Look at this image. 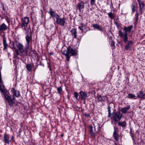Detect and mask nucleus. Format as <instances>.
Here are the masks:
<instances>
[{
  "mask_svg": "<svg viewBox=\"0 0 145 145\" xmlns=\"http://www.w3.org/2000/svg\"><path fill=\"white\" fill-rule=\"evenodd\" d=\"M11 92L12 93V99L11 97L7 94L6 93H4V94L3 97L5 99V101H7L9 105L11 107L13 106L15 104V102L14 101L16 99L15 97H19L20 95V92L19 91L16 90L14 88H12Z\"/></svg>",
  "mask_w": 145,
  "mask_h": 145,
  "instance_id": "f257e3e1",
  "label": "nucleus"
},
{
  "mask_svg": "<svg viewBox=\"0 0 145 145\" xmlns=\"http://www.w3.org/2000/svg\"><path fill=\"white\" fill-rule=\"evenodd\" d=\"M62 53L65 56L67 61L69 62L70 58V56H76L77 54V50L75 48H73L69 46L67 49V51L62 49Z\"/></svg>",
  "mask_w": 145,
  "mask_h": 145,
  "instance_id": "f03ea898",
  "label": "nucleus"
},
{
  "mask_svg": "<svg viewBox=\"0 0 145 145\" xmlns=\"http://www.w3.org/2000/svg\"><path fill=\"white\" fill-rule=\"evenodd\" d=\"M29 22V18L28 17L22 18L21 20V27L23 30L27 31V32L29 29V28L27 27Z\"/></svg>",
  "mask_w": 145,
  "mask_h": 145,
  "instance_id": "7ed1b4c3",
  "label": "nucleus"
},
{
  "mask_svg": "<svg viewBox=\"0 0 145 145\" xmlns=\"http://www.w3.org/2000/svg\"><path fill=\"white\" fill-rule=\"evenodd\" d=\"M66 20V18L63 17V18H60L59 16L56 19V22L57 24L60 25L61 26H63L65 25Z\"/></svg>",
  "mask_w": 145,
  "mask_h": 145,
  "instance_id": "20e7f679",
  "label": "nucleus"
},
{
  "mask_svg": "<svg viewBox=\"0 0 145 145\" xmlns=\"http://www.w3.org/2000/svg\"><path fill=\"white\" fill-rule=\"evenodd\" d=\"M119 35L123 39L125 42H126L128 40V37L127 34L125 33L123 34L121 31H119Z\"/></svg>",
  "mask_w": 145,
  "mask_h": 145,
  "instance_id": "39448f33",
  "label": "nucleus"
},
{
  "mask_svg": "<svg viewBox=\"0 0 145 145\" xmlns=\"http://www.w3.org/2000/svg\"><path fill=\"white\" fill-rule=\"evenodd\" d=\"M29 55H30L33 58L37 59L38 58V55L35 50L31 51L29 53Z\"/></svg>",
  "mask_w": 145,
  "mask_h": 145,
  "instance_id": "423d86ee",
  "label": "nucleus"
},
{
  "mask_svg": "<svg viewBox=\"0 0 145 145\" xmlns=\"http://www.w3.org/2000/svg\"><path fill=\"white\" fill-rule=\"evenodd\" d=\"M26 31V35L25 37V39L27 42V44L29 45L30 42L32 40V38L31 36L29 35V31H28V32L27 31Z\"/></svg>",
  "mask_w": 145,
  "mask_h": 145,
  "instance_id": "0eeeda50",
  "label": "nucleus"
},
{
  "mask_svg": "<svg viewBox=\"0 0 145 145\" xmlns=\"http://www.w3.org/2000/svg\"><path fill=\"white\" fill-rule=\"evenodd\" d=\"M50 16L53 18H56V19L59 16L51 8H50V10L48 12Z\"/></svg>",
  "mask_w": 145,
  "mask_h": 145,
  "instance_id": "6e6552de",
  "label": "nucleus"
},
{
  "mask_svg": "<svg viewBox=\"0 0 145 145\" xmlns=\"http://www.w3.org/2000/svg\"><path fill=\"white\" fill-rule=\"evenodd\" d=\"M9 135H7L6 133L4 134L3 136V141L5 144H9Z\"/></svg>",
  "mask_w": 145,
  "mask_h": 145,
  "instance_id": "1a4fd4ad",
  "label": "nucleus"
},
{
  "mask_svg": "<svg viewBox=\"0 0 145 145\" xmlns=\"http://www.w3.org/2000/svg\"><path fill=\"white\" fill-rule=\"evenodd\" d=\"M137 1L139 5L140 12L141 14H142V13L143 6H144V3L142 1L140 0H137Z\"/></svg>",
  "mask_w": 145,
  "mask_h": 145,
  "instance_id": "9d476101",
  "label": "nucleus"
},
{
  "mask_svg": "<svg viewBox=\"0 0 145 145\" xmlns=\"http://www.w3.org/2000/svg\"><path fill=\"white\" fill-rule=\"evenodd\" d=\"M77 7H78L79 10L80 11H81V10L84 8V2L81 1L79 2L77 5Z\"/></svg>",
  "mask_w": 145,
  "mask_h": 145,
  "instance_id": "9b49d317",
  "label": "nucleus"
},
{
  "mask_svg": "<svg viewBox=\"0 0 145 145\" xmlns=\"http://www.w3.org/2000/svg\"><path fill=\"white\" fill-rule=\"evenodd\" d=\"M137 97L140 98L144 99L145 98V92L139 91L137 93Z\"/></svg>",
  "mask_w": 145,
  "mask_h": 145,
  "instance_id": "f8f14e48",
  "label": "nucleus"
},
{
  "mask_svg": "<svg viewBox=\"0 0 145 145\" xmlns=\"http://www.w3.org/2000/svg\"><path fill=\"white\" fill-rule=\"evenodd\" d=\"M17 47L18 48L20 53L22 54H23L24 51V49L23 45L20 43H19L18 44H17Z\"/></svg>",
  "mask_w": 145,
  "mask_h": 145,
  "instance_id": "ddd939ff",
  "label": "nucleus"
},
{
  "mask_svg": "<svg viewBox=\"0 0 145 145\" xmlns=\"http://www.w3.org/2000/svg\"><path fill=\"white\" fill-rule=\"evenodd\" d=\"M133 27V26L132 25L130 26L127 27H125L124 30L125 31V33L128 34V33H130Z\"/></svg>",
  "mask_w": 145,
  "mask_h": 145,
  "instance_id": "4468645a",
  "label": "nucleus"
},
{
  "mask_svg": "<svg viewBox=\"0 0 145 145\" xmlns=\"http://www.w3.org/2000/svg\"><path fill=\"white\" fill-rule=\"evenodd\" d=\"M71 35L74 36L75 38H77L76 29V28H73L70 31Z\"/></svg>",
  "mask_w": 145,
  "mask_h": 145,
  "instance_id": "2eb2a0df",
  "label": "nucleus"
},
{
  "mask_svg": "<svg viewBox=\"0 0 145 145\" xmlns=\"http://www.w3.org/2000/svg\"><path fill=\"white\" fill-rule=\"evenodd\" d=\"M80 94L81 96L82 99L84 100H85L86 99L87 96V94L86 92L81 91L80 93Z\"/></svg>",
  "mask_w": 145,
  "mask_h": 145,
  "instance_id": "dca6fc26",
  "label": "nucleus"
},
{
  "mask_svg": "<svg viewBox=\"0 0 145 145\" xmlns=\"http://www.w3.org/2000/svg\"><path fill=\"white\" fill-rule=\"evenodd\" d=\"M0 90L3 93L4 95V93H6V92L5 91V86L3 84L2 81L0 82Z\"/></svg>",
  "mask_w": 145,
  "mask_h": 145,
  "instance_id": "f3484780",
  "label": "nucleus"
},
{
  "mask_svg": "<svg viewBox=\"0 0 145 145\" xmlns=\"http://www.w3.org/2000/svg\"><path fill=\"white\" fill-rule=\"evenodd\" d=\"M3 44L4 46L3 50L7 51L8 47V44L7 42L6 39L4 38L3 39Z\"/></svg>",
  "mask_w": 145,
  "mask_h": 145,
  "instance_id": "a211bd4d",
  "label": "nucleus"
},
{
  "mask_svg": "<svg viewBox=\"0 0 145 145\" xmlns=\"http://www.w3.org/2000/svg\"><path fill=\"white\" fill-rule=\"evenodd\" d=\"M133 44V42L132 41H130L128 42L127 45L125 46L126 50H129Z\"/></svg>",
  "mask_w": 145,
  "mask_h": 145,
  "instance_id": "6ab92c4d",
  "label": "nucleus"
},
{
  "mask_svg": "<svg viewBox=\"0 0 145 145\" xmlns=\"http://www.w3.org/2000/svg\"><path fill=\"white\" fill-rule=\"evenodd\" d=\"M118 129L117 128H114V131L113 133V136L115 139L117 141L118 139V135H117L116 133L118 131Z\"/></svg>",
  "mask_w": 145,
  "mask_h": 145,
  "instance_id": "aec40b11",
  "label": "nucleus"
},
{
  "mask_svg": "<svg viewBox=\"0 0 145 145\" xmlns=\"http://www.w3.org/2000/svg\"><path fill=\"white\" fill-rule=\"evenodd\" d=\"M93 127L91 125H90L89 127V132L91 135L92 137H94V133H93Z\"/></svg>",
  "mask_w": 145,
  "mask_h": 145,
  "instance_id": "412c9836",
  "label": "nucleus"
},
{
  "mask_svg": "<svg viewBox=\"0 0 145 145\" xmlns=\"http://www.w3.org/2000/svg\"><path fill=\"white\" fill-rule=\"evenodd\" d=\"M26 69L28 71L31 72L32 69V65L31 64H27L26 66Z\"/></svg>",
  "mask_w": 145,
  "mask_h": 145,
  "instance_id": "4be33fe9",
  "label": "nucleus"
},
{
  "mask_svg": "<svg viewBox=\"0 0 145 145\" xmlns=\"http://www.w3.org/2000/svg\"><path fill=\"white\" fill-rule=\"evenodd\" d=\"M93 26L96 29L99 31H102L103 30V28L97 24H93Z\"/></svg>",
  "mask_w": 145,
  "mask_h": 145,
  "instance_id": "5701e85b",
  "label": "nucleus"
},
{
  "mask_svg": "<svg viewBox=\"0 0 145 145\" xmlns=\"http://www.w3.org/2000/svg\"><path fill=\"white\" fill-rule=\"evenodd\" d=\"M81 26H79L78 28L80 29L82 31H84L85 29H86V25H84L83 24H81Z\"/></svg>",
  "mask_w": 145,
  "mask_h": 145,
  "instance_id": "b1692460",
  "label": "nucleus"
},
{
  "mask_svg": "<svg viewBox=\"0 0 145 145\" xmlns=\"http://www.w3.org/2000/svg\"><path fill=\"white\" fill-rule=\"evenodd\" d=\"M130 108V106H128L124 108H122L121 110V111L123 113H125Z\"/></svg>",
  "mask_w": 145,
  "mask_h": 145,
  "instance_id": "393cba45",
  "label": "nucleus"
},
{
  "mask_svg": "<svg viewBox=\"0 0 145 145\" xmlns=\"http://www.w3.org/2000/svg\"><path fill=\"white\" fill-rule=\"evenodd\" d=\"M122 115V113L120 112H118L116 113L115 117H116L118 119H120Z\"/></svg>",
  "mask_w": 145,
  "mask_h": 145,
  "instance_id": "a878e982",
  "label": "nucleus"
},
{
  "mask_svg": "<svg viewBox=\"0 0 145 145\" xmlns=\"http://www.w3.org/2000/svg\"><path fill=\"white\" fill-rule=\"evenodd\" d=\"M118 124L119 125H120L122 127H124L126 125V123L125 121H121L118 123Z\"/></svg>",
  "mask_w": 145,
  "mask_h": 145,
  "instance_id": "bb28decb",
  "label": "nucleus"
},
{
  "mask_svg": "<svg viewBox=\"0 0 145 145\" xmlns=\"http://www.w3.org/2000/svg\"><path fill=\"white\" fill-rule=\"evenodd\" d=\"M128 97L129 98H134L135 99H136V96L135 95L131 93H129V94Z\"/></svg>",
  "mask_w": 145,
  "mask_h": 145,
  "instance_id": "cd10ccee",
  "label": "nucleus"
},
{
  "mask_svg": "<svg viewBox=\"0 0 145 145\" xmlns=\"http://www.w3.org/2000/svg\"><path fill=\"white\" fill-rule=\"evenodd\" d=\"M97 100L98 101H103L102 96L99 95H98L97 96Z\"/></svg>",
  "mask_w": 145,
  "mask_h": 145,
  "instance_id": "c85d7f7f",
  "label": "nucleus"
},
{
  "mask_svg": "<svg viewBox=\"0 0 145 145\" xmlns=\"http://www.w3.org/2000/svg\"><path fill=\"white\" fill-rule=\"evenodd\" d=\"M131 8L133 12V13H134L135 12L136 10L135 5H132L131 6Z\"/></svg>",
  "mask_w": 145,
  "mask_h": 145,
  "instance_id": "c756f323",
  "label": "nucleus"
},
{
  "mask_svg": "<svg viewBox=\"0 0 145 145\" xmlns=\"http://www.w3.org/2000/svg\"><path fill=\"white\" fill-rule=\"evenodd\" d=\"M57 90L58 91V93L59 94H61L62 90V89L61 87L58 88H57Z\"/></svg>",
  "mask_w": 145,
  "mask_h": 145,
  "instance_id": "7c9ffc66",
  "label": "nucleus"
},
{
  "mask_svg": "<svg viewBox=\"0 0 145 145\" xmlns=\"http://www.w3.org/2000/svg\"><path fill=\"white\" fill-rule=\"evenodd\" d=\"M111 46L112 49H113L115 48V46H114V42L113 41L111 42Z\"/></svg>",
  "mask_w": 145,
  "mask_h": 145,
  "instance_id": "2f4dec72",
  "label": "nucleus"
},
{
  "mask_svg": "<svg viewBox=\"0 0 145 145\" xmlns=\"http://www.w3.org/2000/svg\"><path fill=\"white\" fill-rule=\"evenodd\" d=\"M90 0V5L93 6L95 5V0Z\"/></svg>",
  "mask_w": 145,
  "mask_h": 145,
  "instance_id": "473e14b6",
  "label": "nucleus"
},
{
  "mask_svg": "<svg viewBox=\"0 0 145 145\" xmlns=\"http://www.w3.org/2000/svg\"><path fill=\"white\" fill-rule=\"evenodd\" d=\"M115 15L114 14L112 13H109V17L111 18H113Z\"/></svg>",
  "mask_w": 145,
  "mask_h": 145,
  "instance_id": "72a5a7b5",
  "label": "nucleus"
},
{
  "mask_svg": "<svg viewBox=\"0 0 145 145\" xmlns=\"http://www.w3.org/2000/svg\"><path fill=\"white\" fill-rule=\"evenodd\" d=\"M28 48H25V54L24 55H25L26 56H28Z\"/></svg>",
  "mask_w": 145,
  "mask_h": 145,
  "instance_id": "f704fd0d",
  "label": "nucleus"
},
{
  "mask_svg": "<svg viewBox=\"0 0 145 145\" xmlns=\"http://www.w3.org/2000/svg\"><path fill=\"white\" fill-rule=\"evenodd\" d=\"M78 95V94L76 92H75L74 93V97H76V99H77Z\"/></svg>",
  "mask_w": 145,
  "mask_h": 145,
  "instance_id": "c9c22d12",
  "label": "nucleus"
},
{
  "mask_svg": "<svg viewBox=\"0 0 145 145\" xmlns=\"http://www.w3.org/2000/svg\"><path fill=\"white\" fill-rule=\"evenodd\" d=\"M10 43L12 44V46H13V48L14 49H16V47H15V46L14 45V42H10Z\"/></svg>",
  "mask_w": 145,
  "mask_h": 145,
  "instance_id": "e433bc0d",
  "label": "nucleus"
},
{
  "mask_svg": "<svg viewBox=\"0 0 145 145\" xmlns=\"http://www.w3.org/2000/svg\"><path fill=\"white\" fill-rule=\"evenodd\" d=\"M15 49L16 50V54L17 56L19 55V52L18 50L16 49V48Z\"/></svg>",
  "mask_w": 145,
  "mask_h": 145,
  "instance_id": "4c0bfd02",
  "label": "nucleus"
},
{
  "mask_svg": "<svg viewBox=\"0 0 145 145\" xmlns=\"http://www.w3.org/2000/svg\"><path fill=\"white\" fill-rule=\"evenodd\" d=\"M138 13H136L135 14V17L136 21L138 20Z\"/></svg>",
  "mask_w": 145,
  "mask_h": 145,
  "instance_id": "58836bf2",
  "label": "nucleus"
},
{
  "mask_svg": "<svg viewBox=\"0 0 145 145\" xmlns=\"http://www.w3.org/2000/svg\"><path fill=\"white\" fill-rule=\"evenodd\" d=\"M2 79L1 77V74L0 73V82H1V81H2Z\"/></svg>",
  "mask_w": 145,
  "mask_h": 145,
  "instance_id": "ea45409f",
  "label": "nucleus"
},
{
  "mask_svg": "<svg viewBox=\"0 0 145 145\" xmlns=\"http://www.w3.org/2000/svg\"><path fill=\"white\" fill-rule=\"evenodd\" d=\"M85 116H89V115L88 114H85Z\"/></svg>",
  "mask_w": 145,
  "mask_h": 145,
  "instance_id": "a19ab883",
  "label": "nucleus"
},
{
  "mask_svg": "<svg viewBox=\"0 0 145 145\" xmlns=\"http://www.w3.org/2000/svg\"><path fill=\"white\" fill-rule=\"evenodd\" d=\"M13 137H12V138H11V139H12V140H13Z\"/></svg>",
  "mask_w": 145,
  "mask_h": 145,
  "instance_id": "79ce46f5",
  "label": "nucleus"
},
{
  "mask_svg": "<svg viewBox=\"0 0 145 145\" xmlns=\"http://www.w3.org/2000/svg\"><path fill=\"white\" fill-rule=\"evenodd\" d=\"M108 111H109V106H108Z\"/></svg>",
  "mask_w": 145,
  "mask_h": 145,
  "instance_id": "37998d69",
  "label": "nucleus"
},
{
  "mask_svg": "<svg viewBox=\"0 0 145 145\" xmlns=\"http://www.w3.org/2000/svg\"><path fill=\"white\" fill-rule=\"evenodd\" d=\"M63 134H62V135H61V136L62 137H63Z\"/></svg>",
  "mask_w": 145,
  "mask_h": 145,
  "instance_id": "c03bdc74",
  "label": "nucleus"
},
{
  "mask_svg": "<svg viewBox=\"0 0 145 145\" xmlns=\"http://www.w3.org/2000/svg\"><path fill=\"white\" fill-rule=\"evenodd\" d=\"M50 70H51V68H50Z\"/></svg>",
  "mask_w": 145,
  "mask_h": 145,
  "instance_id": "a18cd8bd",
  "label": "nucleus"
},
{
  "mask_svg": "<svg viewBox=\"0 0 145 145\" xmlns=\"http://www.w3.org/2000/svg\"><path fill=\"white\" fill-rule=\"evenodd\" d=\"M94 128H95V127H94Z\"/></svg>",
  "mask_w": 145,
  "mask_h": 145,
  "instance_id": "49530a36",
  "label": "nucleus"
}]
</instances>
